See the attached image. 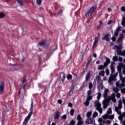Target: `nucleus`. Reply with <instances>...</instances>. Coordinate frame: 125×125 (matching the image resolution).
<instances>
[{"instance_id":"nucleus-1","label":"nucleus","mask_w":125,"mask_h":125,"mask_svg":"<svg viewBox=\"0 0 125 125\" xmlns=\"http://www.w3.org/2000/svg\"><path fill=\"white\" fill-rule=\"evenodd\" d=\"M108 92H109V89H104V92L103 94V96L104 100L103 101V105L104 109H106L109 105V102L112 101L114 103L117 102V100L116 99V94L115 93H112L110 96L108 97Z\"/></svg>"},{"instance_id":"nucleus-2","label":"nucleus","mask_w":125,"mask_h":125,"mask_svg":"<svg viewBox=\"0 0 125 125\" xmlns=\"http://www.w3.org/2000/svg\"><path fill=\"white\" fill-rule=\"evenodd\" d=\"M119 77L121 82H117L116 83V87H114L113 88V90L115 93H118L119 88V89H121L125 86V78L123 77V74L121 72H119Z\"/></svg>"},{"instance_id":"nucleus-3","label":"nucleus","mask_w":125,"mask_h":125,"mask_svg":"<svg viewBox=\"0 0 125 125\" xmlns=\"http://www.w3.org/2000/svg\"><path fill=\"white\" fill-rule=\"evenodd\" d=\"M101 97V93L99 92L98 93V95L97 96V98L98 100H96L95 102V107H96V110L97 111H98V112L100 113V114H102L103 112V109L102 108H101V104L99 103V99H100V98Z\"/></svg>"},{"instance_id":"nucleus-4","label":"nucleus","mask_w":125,"mask_h":125,"mask_svg":"<svg viewBox=\"0 0 125 125\" xmlns=\"http://www.w3.org/2000/svg\"><path fill=\"white\" fill-rule=\"evenodd\" d=\"M33 108H34V102L32 101L31 107L30 109V111L28 114V116L25 118L22 125H26L27 124H28V122H29V120H30L31 116H32V115H33V112H34Z\"/></svg>"},{"instance_id":"nucleus-5","label":"nucleus","mask_w":125,"mask_h":125,"mask_svg":"<svg viewBox=\"0 0 125 125\" xmlns=\"http://www.w3.org/2000/svg\"><path fill=\"white\" fill-rule=\"evenodd\" d=\"M112 49H116V51L118 55L125 56V50L122 51V46L115 45L112 48Z\"/></svg>"},{"instance_id":"nucleus-6","label":"nucleus","mask_w":125,"mask_h":125,"mask_svg":"<svg viewBox=\"0 0 125 125\" xmlns=\"http://www.w3.org/2000/svg\"><path fill=\"white\" fill-rule=\"evenodd\" d=\"M110 69L111 71V74L110 75V77L112 78V79L116 81V78L118 77V73L117 72L113 75V74L115 73V66H114L113 64H111L110 66Z\"/></svg>"},{"instance_id":"nucleus-7","label":"nucleus","mask_w":125,"mask_h":125,"mask_svg":"<svg viewBox=\"0 0 125 125\" xmlns=\"http://www.w3.org/2000/svg\"><path fill=\"white\" fill-rule=\"evenodd\" d=\"M95 9H96V5H93L85 14L86 17H89V16H91L92 14L94 11H95Z\"/></svg>"},{"instance_id":"nucleus-8","label":"nucleus","mask_w":125,"mask_h":125,"mask_svg":"<svg viewBox=\"0 0 125 125\" xmlns=\"http://www.w3.org/2000/svg\"><path fill=\"white\" fill-rule=\"evenodd\" d=\"M102 118L103 119H104V120H107V119H109V120H114L115 118V115L114 114L111 115L105 114L104 115L102 116Z\"/></svg>"},{"instance_id":"nucleus-9","label":"nucleus","mask_w":125,"mask_h":125,"mask_svg":"<svg viewBox=\"0 0 125 125\" xmlns=\"http://www.w3.org/2000/svg\"><path fill=\"white\" fill-rule=\"evenodd\" d=\"M85 123L89 125H93L95 123V120L93 118H89L85 121Z\"/></svg>"},{"instance_id":"nucleus-10","label":"nucleus","mask_w":125,"mask_h":125,"mask_svg":"<svg viewBox=\"0 0 125 125\" xmlns=\"http://www.w3.org/2000/svg\"><path fill=\"white\" fill-rule=\"evenodd\" d=\"M99 41V38H98V37H96L95 41L93 43V47H92L93 49H94V48L97 47Z\"/></svg>"},{"instance_id":"nucleus-11","label":"nucleus","mask_w":125,"mask_h":125,"mask_svg":"<svg viewBox=\"0 0 125 125\" xmlns=\"http://www.w3.org/2000/svg\"><path fill=\"white\" fill-rule=\"evenodd\" d=\"M77 121H78V123H77V125H83V120L82 119V116H81V115H78L77 116Z\"/></svg>"},{"instance_id":"nucleus-12","label":"nucleus","mask_w":125,"mask_h":125,"mask_svg":"<svg viewBox=\"0 0 125 125\" xmlns=\"http://www.w3.org/2000/svg\"><path fill=\"white\" fill-rule=\"evenodd\" d=\"M4 89V83L1 82V84L0 85V91L1 93H3Z\"/></svg>"},{"instance_id":"nucleus-13","label":"nucleus","mask_w":125,"mask_h":125,"mask_svg":"<svg viewBox=\"0 0 125 125\" xmlns=\"http://www.w3.org/2000/svg\"><path fill=\"white\" fill-rule=\"evenodd\" d=\"M88 88L90 90L94 89L95 88V86H94V85H93L92 83L89 82L88 83Z\"/></svg>"},{"instance_id":"nucleus-14","label":"nucleus","mask_w":125,"mask_h":125,"mask_svg":"<svg viewBox=\"0 0 125 125\" xmlns=\"http://www.w3.org/2000/svg\"><path fill=\"white\" fill-rule=\"evenodd\" d=\"M59 114V111H57L55 113L54 120H59V118L60 117Z\"/></svg>"},{"instance_id":"nucleus-15","label":"nucleus","mask_w":125,"mask_h":125,"mask_svg":"<svg viewBox=\"0 0 125 125\" xmlns=\"http://www.w3.org/2000/svg\"><path fill=\"white\" fill-rule=\"evenodd\" d=\"M103 40H105L106 42H109V41H110V35H105L103 37Z\"/></svg>"},{"instance_id":"nucleus-16","label":"nucleus","mask_w":125,"mask_h":125,"mask_svg":"<svg viewBox=\"0 0 125 125\" xmlns=\"http://www.w3.org/2000/svg\"><path fill=\"white\" fill-rule=\"evenodd\" d=\"M113 81H116L115 79H114V78L111 77V76H110V77L108 79V83H109V84H113L114 83L113 82Z\"/></svg>"},{"instance_id":"nucleus-17","label":"nucleus","mask_w":125,"mask_h":125,"mask_svg":"<svg viewBox=\"0 0 125 125\" xmlns=\"http://www.w3.org/2000/svg\"><path fill=\"white\" fill-rule=\"evenodd\" d=\"M90 76H91L90 71H89L86 75L85 80L88 81V80H89V79H90Z\"/></svg>"},{"instance_id":"nucleus-18","label":"nucleus","mask_w":125,"mask_h":125,"mask_svg":"<svg viewBox=\"0 0 125 125\" xmlns=\"http://www.w3.org/2000/svg\"><path fill=\"white\" fill-rule=\"evenodd\" d=\"M96 80L97 81V82L99 83H100V84H102L103 81H102L101 79L100 78V77L97 76L96 78Z\"/></svg>"},{"instance_id":"nucleus-19","label":"nucleus","mask_w":125,"mask_h":125,"mask_svg":"<svg viewBox=\"0 0 125 125\" xmlns=\"http://www.w3.org/2000/svg\"><path fill=\"white\" fill-rule=\"evenodd\" d=\"M98 122L99 123H100V124H101V123H102L103 124H104V125H106V121L102 120V118H99L98 119Z\"/></svg>"},{"instance_id":"nucleus-20","label":"nucleus","mask_w":125,"mask_h":125,"mask_svg":"<svg viewBox=\"0 0 125 125\" xmlns=\"http://www.w3.org/2000/svg\"><path fill=\"white\" fill-rule=\"evenodd\" d=\"M51 49L52 51H55V50H56V49H57V46L56 44L54 45L53 46H52L51 48Z\"/></svg>"},{"instance_id":"nucleus-21","label":"nucleus","mask_w":125,"mask_h":125,"mask_svg":"<svg viewBox=\"0 0 125 125\" xmlns=\"http://www.w3.org/2000/svg\"><path fill=\"white\" fill-rule=\"evenodd\" d=\"M123 63H120L117 66V69L119 71H122V67H123Z\"/></svg>"},{"instance_id":"nucleus-22","label":"nucleus","mask_w":125,"mask_h":125,"mask_svg":"<svg viewBox=\"0 0 125 125\" xmlns=\"http://www.w3.org/2000/svg\"><path fill=\"white\" fill-rule=\"evenodd\" d=\"M110 114H112V109L111 108H109L106 112V115H107V116H109V115H110Z\"/></svg>"},{"instance_id":"nucleus-23","label":"nucleus","mask_w":125,"mask_h":125,"mask_svg":"<svg viewBox=\"0 0 125 125\" xmlns=\"http://www.w3.org/2000/svg\"><path fill=\"white\" fill-rule=\"evenodd\" d=\"M44 44H45V42H44L43 40H42L41 42H40L39 43V45L40 46H42V45H44Z\"/></svg>"},{"instance_id":"nucleus-24","label":"nucleus","mask_w":125,"mask_h":125,"mask_svg":"<svg viewBox=\"0 0 125 125\" xmlns=\"http://www.w3.org/2000/svg\"><path fill=\"white\" fill-rule=\"evenodd\" d=\"M98 70H104L105 69V66L103 65H101L98 67Z\"/></svg>"},{"instance_id":"nucleus-25","label":"nucleus","mask_w":125,"mask_h":125,"mask_svg":"<svg viewBox=\"0 0 125 125\" xmlns=\"http://www.w3.org/2000/svg\"><path fill=\"white\" fill-rule=\"evenodd\" d=\"M105 74V71L104 70H102L100 72H99V76H102V77H104V75Z\"/></svg>"},{"instance_id":"nucleus-26","label":"nucleus","mask_w":125,"mask_h":125,"mask_svg":"<svg viewBox=\"0 0 125 125\" xmlns=\"http://www.w3.org/2000/svg\"><path fill=\"white\" fill-rule=\"evenodd\" d=\"M98 113H97V112H95L93 114V118L94 119L95 118H96V117H98Z\"/></svg>"},{"instance_id":"nucleus-27","label":"nucleus","mask_w":125,"mask_h":125,"mask_svg":"<svg viewBox=\"0 0 125 125\" xmlns=\"http://www.w3.org/2000/svg\"><path fill=\"white\" fill-rule=\"evenodd\" d=\"M5 16V15L3 14V13H0V19H2V18H4V17Z\"/></svg>"},{"instance_id":"nucleus-28","label":"nucleus","mask_w":125,"mask_h":125,"mask_svg":"<svg viewBox=\"0 0 125 125\" xmlns=\"http://www.w3.org/2000/svg\"><path fill=\"white\" fill-rule=\"evenodd\" d=\"M91 115H92V113H91V111L88 112L86 114L87 118H89L91 116Z\"/></svg>"},{"instance_id":"nucleus-29","label":"nucleus","mask_w":125,"mask_h":125,"mask_svg":"<svg viewBox=\"0 0 125 125\" xmlns=\"http://www.w3.org/2000/svg\"><path fill=\"white\" fill-rule=\"evenodd\" d=\"M123 39H124V35H123V34H120V37L118 39L119 42H121V41H122L123 40Z\"/></svg>"},{"instance_id":"nucleus-30","label":"nucleus","mask_w":125,"mask_h":125,"mask_svg":"<svg viewBox=\"0 0 125 125\" xmlns=\"http://www.w3.org/2000/svg\"><path fill=\"white\" fill-rule=\"evenodd\" d=\"M84 104L85 106H88L89 105V101L86 100V101L84 103Z\"/></svg>"},{"instance_id":"nucleus-31","label":"nucleus","mask_w":125,"mask_h":125,"mask_svg":"<svg viewBox=\"0 0 125 125\" xmlns=\"http://www.w3.org/2000/svg\"><path fill=\"white\" fill-rule=\"evenodd\" d=\"M72 78H73V76L71 74L68 75L67 76V80H72Z\"/></svg>"},{"instance_id":"nucleus-32","label":"nucleus","mask_w":125,"mask_h":125,"mask_svg":"<svg viewBox=\"0 0 125 125\" xmlns=\"http://www.w3.org/2000/svg\"><path fill=\"white\" fill-rule=\"evenodd\" d=\"M91 99H92V96H87L86 100H88V101H90Z\"/></svg>"},{"instance_id":"nucleus-33","label":"nucleus","mask_w":125,"mask_h":125,"mask_svg":"<svg viewBox=\"0 0 125 125\" xmlns=\"http://www.w3.org/2000/svg\"><path fill=\"white\" fill-rule=\"evenodd\" d=\"M102 25H103L102 21H100L99 25L98 27V29H100V28H101Z\"/></svg>"},{"instance_id":"nucleus-34","label":"nucleus","mask_w":125,"mask_h":125,"mask_svg":"<svg viewBox=\"0 0 125 125\" xmlns=\"http://www.w3.org/2000/svg\"><path fill=\"white\" fill-rule=\"evenodd\" d=\"M105 59L106 63H107L108 64H109V63H111V61L110 60V59L109 58H107V57H105Z\"/></svg>"},{"instance_id":"nucleus-35","label":"nucleus","mask_w":125,"mask_h":125,"mask_svg":"<svg viewBox=\"0 0 125 125\" xmlns=\"http://www.w3.org/2000/svg\"><path fill=\"white\" fill-rule=\"evenodd\" d=\"M75 124H76V122H75V121L74 120H72L70 123H69V125H74Z\"/></svg>"},{"instance_id":"nucleus-36","label":"nucleus","mask_w":125,"mask_h":125,"mask_svg":"<svg viewBox=\"0 0 125 125\" xmlns=\"http://www.w3.org/2000/svg\"><path fill=\"white\" fill-rule=\"evenodd\" d=\"M75 112V110H74V109H72L70 110V115L71 116H74V112Z\"/></svg>"},{"instance_id":"nucleus-37","label":"nucleus","mask_w":125,"mask_h":125,"mask_svg":"<svg viewBox=\"0 0 125 125\" xmlns=\"http://www.w3.org/2000/svg\"><path fill=\"white\" fill-rule=\"evenodd\" d=\"M17 0L18 2L20 3V4H21V5L23 4V0Z\"/></svg>"},{"instance_id":"nucleus-38","label":"nucleus","mask_w":125,"mask_h":125,"mask_svg":"<svg viewBox=\"0 0 125 125\" xmlns=\"http://www.w3.org/2000/svg\"><path fill=\"white\" fill-rule=\"evenodd\" d=\"M87 96H90V94H91V90L89 89L87 91Z\"/></svg>"},{"instance_id":"nucleus-39","label":"nucleus","mask_w":125,"mask_h":125,"mask_svg":"<svg viewBox=\"0 0 125 125\" xmlns=\"http://www.w3.org/2000/svg\"><path fill=\"white\" fill-rule=\"evenodd\" d=\"M113 61H115V62L118 61V57L117 56L113 57Z\"/></svg>"},{"instance_id":"nucleus-40","label":"nucleus","mask_w":125,"mask_h":125,"mask_svg":"<svg viewBox=\"0 0 125 125\" xmlns=\"http://www.w3.org/2000/svg\"><path fill=\"white\" fill-rule=\"evenodd\" d=\"M105 73H106V75H107V76H108V75H109L110 74V70H109V69H106Z\"/></svg>"},{"instance_id":"nucleus-41","label":"nucleus","mask_w":125,"mask_h":125,"mask_svg":"<svg viewBox=\"0 0 125 125\" xmlns=\"http://www.w3.org/2000/svg\"><path fill=\"white\" fill-rule=\"evenodd\" d=\"M37 4L38 5H40L41 3H42V0H37V1H36Z\"/></svg>"},{"instance_id":"nucleus-42","label":"nucleus","mask_w":125,"mask_h":125,"mask_svg":"<svg viewBox=\"0 0 125 125\" xmlns=\"http://www.w3.org/2000/svg\"><path fill=\"white\" fill-rule=\"evenodd\" d=\"M65 79H66V76L65 75V74H63L62 76V83H64V81L65 80Z\"/></svg>"},{"instance_id":"nucleus-43","label":"nucleus","mask_w":125,"mask_h":125,"mask_svg":"<svg viewBox=\"0 0 125 125\" xmlns=\"http://www.w3.org/2000/svg\"><path fill=\"white\" fill-rule=\"evenodd\" d=\"M62 119L63 120H66V119H67V115L66 114H64L62 116Z\"/></svg>"},{"instance_id":"nucleus-44","label":"nucleus","mask_w":125,"mask_h":125,"mask_svg":"<svg viewBox=\"0 0 125 125\" xmlns=\"http://www.w3.org/2000/svg\"><path fill=\"white\" fill-rule=\"evenodd\" d=\"M119 35V32H118V31H115V32H114V37H118V35Z\"/></svg>"},{"instance_id":"nucleus-45","label":"nucleus","mask_w":125,"mask_h":125,"mask_svg":"<svg viewBox=\"0 0 125 125\" xmlns=\"http://www.w3.org/2000/svg\"><path fill=\"white\" fill-rule=\"evenodd\" d=\"M108 63L107 62H105L104 63V68H106V67H107L108 66Z\"/></svg>"},{"instance_id":"nucleus-46","label":"nucleus","mask_w":125,"mask_h":125,"mask_svg":"<svg viewBox=\"0 0 125 125\" xmlns=\"http://www.w3.org/2000/svg\"><path fill=\"white\" fill-rule=\"evenodd\" d=\"M116 97L117 98H120V97H121V94L119 93H117L116 94Z\"/></svg>"},{"instance_id":"nucleus-47","label":"nucleus","mask_w":125,"mask_h":125,"mask_svg":"<svg viewBox=\"0 0 125 125\" xmlns=\"http://www.w3.org/2000/svg\"><path fill=\"white\" fill-rule=\"evenodd\" d=\"M122 25L123 26H124V27H125V21H123H123H122Z\"/></svg>"},{"instance_id":"nucleus-48","label":"nucleus","mask_w":125,"mask_h":125,"mask_svg":"<svg viewBox=\"0 0 125 125\" xmlns=\"http://www.w3.org/2000/svg\"><path fill=\"white\" fill-rule=\"evenodd\" d=\"M121 92L122 93H125V88H123L122 89H121Z\"/></svg>"},{"instance_id":"nucleus-49","label":"nucleus","mask_w":125,"mask_h":125,"mask_svg":"<svg viewBox=\"0 0 125 125\" xmlns=\"http://www.w3.org/2000/svg\"><path fill=\"white\" fill-rule=\"evenodd\" d=\"M121 10H122V11L125 12V6L122 7H121Z\"/></svg>"},{"instance_id":"nucleus-50","label":"nucleus","mask_w":125,"mask_h":125,"mask_svg":"<svg viewBox=\"0 0 125 125\" xmlns=\"http://www.w3.org/2000/svg\"><path fill=\"white\" fill-rule=\"evenodd\" d=\"M62 12H63V10H60L58 11V14H62Z\"/></svg>"},{"instance_id":"nucleus-51","label":"nucleus","mask_w":125,"mask_h":125,"mask_svg":"<svg viewBox=\"0 0 125 125\" xmlns=\"http://www.w3.org/2000/svg\"><path fill=\"white\" fill-rule=\"evenodd\" d=\"M68 107H72L73 104H72V103H69L68 104Z\"/></svg>"},{"instance_id":"nucleus-52","label":"nucleus","mask_w":125,"mask_h":125,"mask_svg":"<svg viewBox=\"0 0 125 125\" xmlns=\"http://www.w3.org/2000/svg\"><path fill=\"white\" fill-rule=\"evenodd\" d=\"M111 40L113 41V42H116V38H115V37H113L111 38Z\"/></svg>"},{"instance_id":"nucleus-53","label":"nucleus","mask_w":125,"mask_h":125,"mask_svg":"<svg viewBox=\"0 0 125 125\" xmlns=\"http://www.w3.org/2000/svg\"><path fill=\"white\" fill-rule=\"evenodd\" d=\"M106 124H107L108 125H111V121L109 120L106 121Z\"/></svg>"},{"instance_id":"nucleus-54","label":"nucleus","mask_w":125,"mask_h":125,"mask_svg":"<svg viewBox=\"0 0 125 125\" xmlns=\"http://www.w3.org/2000/svg\"><path fill=\"white\" fill-rule=\"evenodd\" d=\"M58 103L59 104H61L62 103V100H59L58 101Z\"/></svg>"},{"instance_id":"nucleus-55","label":"nucleus","mask_w":125,"mask_h":125,"mask_svg":"<svg viewBox=\"0 0 125 125\" xmlns=\"http://www.w3.org/2000/svg\"><path fill=\"white\" fill-rule=\"evenodd\" d=\"M120 30H121V28L119 27V28H117L116 30V32H119V31H120Z\"/></svg>"},{"instance_id":"nucleus-56","label":"nucleus","mask_w":125,"mask_h":125,"mask_svg":"<svg viewBox=\"0 0 125 125\" xmlns=\"http://www.w3.org/2000/svg\"><path fill=\"white\" fill-rule=\"evenodd\" d=\"M112 23V21H109L107 22V24H108V25H110V24H111Z\"/></svg>"},{"instance_id":"nucleus-57","label":"nucleus","mask_w":125,"mask_h":125,"mask_svg":"<svg viewBox=\"0 0 125 125\" xmlns=\"http://www.w3.org/2000/svg\"><path fill=\"white\" fill-rule=\"evenodd\" d=\"M93 57H94V58H96V57H97V55H96V54H93Z\"/></svg>"},{"instance_id":"nucleus-58","label":"nucleus","mask_w":125,"mask_h":125,"mask_svg":"<svg viewBox=\"0 0 125 125\" xmlns=\"http://www.w3.org/2000/svg\"><path fill=\"white\" fill-rule=\"evenodd\" d=\"M91 62V60H89L87 63V65H89V64H90V62Z\"/></svg>"},{"instance_id":"nucleus-59","label":"nucleus","mask_w":125,"mask_h":125,"mask_svg":"<svg viewBox=\"0 0 125 125\" xmlns=\"http://www.w3.org/2000/svg\"><path fill=\"white\" fill-rule=\"evenodd\" d=\"M108 11L109 12H111V11H112V10L111 9V8H108Z\"/></svg>"},{"instance_id":"nucleus-60","label":"nucleus","mask_w":125,"mask_h":125,"mask_svg":"<svg viewBox=\"0 0 125 125\" xmlns=\"http://www.w3.org/2000/svg\"><path fill=\"white\" fill-rule=\"evenodd\" d=\"M119 61H120V62H122V61H123V59L121 57H119Z\"/></svg>"},{"instance_id":"nucleus-61","label":"nucleus","mask_w":125,"mask_h":125,"mask_svg":"<svg viewBox=\"0 0 125 125\" xmlns=\"http://www.w3.org/2000/svg\"><path fill=\"white\" fill-rule=\"evenodd\" d=\"M96 64H100V61H97Z\"/></svg>"},{"instance_id":"nucleus-62","label":"nucleus","mask_w":125,"mask_h":125,"mask_svg":"<svg viewBox=\"0 0 125 125\" xmlns=\"http://www.w3.org/2000/svg\"><path fill=\"white\" fill-rule=\"evenodd\" d=\"M26 83V79H24V80L22 81V83Z\"/></svg>"},{"instance_id":"nucleus-63","label":"nucleus","mask_w":125,"mask_h":125,"mask_svg":"<svg viewBox=\"0 0 125 125\" xmlns=\"http://www.w3.org/2000/svg\"><path fill=\"white\" fill-rule=\"evenodd\" d=\"M123 74H124V75H125V69L123 70Z\"/></svg>"},{"instance_id":"nucleus-64","label":"nucleus","mask_w":125,"mask_h":125,"mask_svg":"<svg viewBox=\"0 0 125 125\" xmlns=\"http://www.w3.org/2000/svg\"><path fill=\"white\" fill-rule=\"evenodd\" d=\"M122 19L123 21H125V17H123Z\"/></svg>"}]
</instances>
